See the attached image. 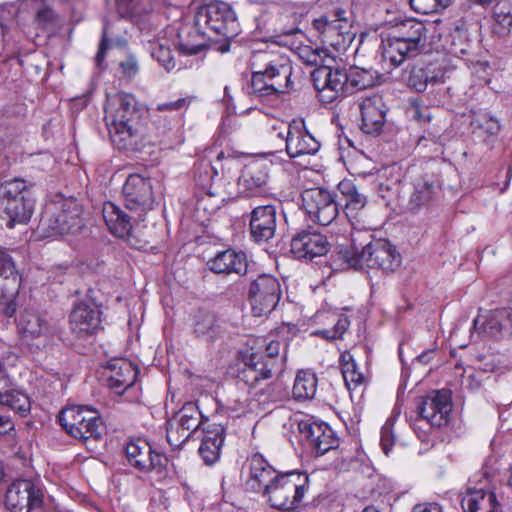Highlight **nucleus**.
I'll use <instances>...</instances> for the list:
<instances>
[{
    "mask_svg": "<svg viewBox=\"0 0 512 512\" xmlns=\"http://www.w3.org/2000/svg\"><path fill=\"white\" fill-rule=\"evenodd\" d=\"M250 67V93L259 98L283 93L291 87V61L276 44L254 51Z\"/></svg>",
    "mask_w": 512,
    "mask_h": 512,
    "instance_id": "1",
    "label": "nucleus"
},
{
    "mask_svg": "<svg viewBox=\"0 0 512 512\" xmlns=\"http://www.w3.org/2000/svg\"><path fill=\"white\" fill-rule=\"evenodd\" d=\"M340 257L348 266L359 269L364 266L382 270L384 273L395 271L401 264V255L396 247L386 239H375L369 232L357 230L351 234V248L341 247Z\"/></svg>",
    "mask_w": 512,
    "mask_h": 512,
    "instance_id": "2",
    "label": "nucleus"
},
{
    "mask_svg": "<svg viewBox=\"0 0 512 512\" xmlns=\"http://www.w3.org/2000/svg\"><path fill=\"white\" fill-rule=\"evenodd\" d=\"M142 110L134 95L120 92L107 98L105 122L113 144L120 150H134L141 127Z\"/></svg>",
    "mask_w": 512,
    "mask_h": 512,
    "instance_id": "3",
    "label": "nucleus"
},
{
    "mask_svg": "<svg viewBox=\"0 0 512 512\" xmlns=\"http://www.w3.org/2000/svg\"><path fill=\"white\" fill-rule=\"evenodd\" d=\"M196 25L208 31L210 35L221 36L217 40L215 50L226 53L230 50V40L240 32V25L233 8L224 1H213L202 7L196 13Z\"/></svg>",
    "mask_w": 512,
    "mask_h": 512,
    "instance_id": "4",
    "label": "nucleus"
},
{
    "mask_svg": "<svg viewBox=\"0 0 512 512\" xmlns=\"http://www.w3.org/2000/svg\"><path fill=\"white\" fill-rule=\"evenodd\" d=\"M35 200L26 181L15 178L0 186V217L7 219V227L26 224L34 211Z\"/></svg>",
    "mask_w": 512,
    "mask_h": 512,
    "instance_id": "5",
    "label": "nucleus"
},
{
    "mask_svg": "<svg viewBox=\"0 0 512 512\" xmlns=\"http://www.w3.org/2000/svg\"><path fill=\"white\" fill-rule=\"evenodd\" d=\"M309 489V476L298 470L281 472L262 495L269 505L281 510L298 508Z\"/></svg>",
    "mask_w": 512,
    "mask_h": 512,
    "instance_id": "6",
    "label": "nucleus"
},
{
    "mask_svg": "<svg viewBox=\"0 0 512 512\" xmlns=\"http://www.w3.org/2000/svg\"><path fill=\"white\" fill-rule=\"evenodd\" d=\"M255 16V32L263 40L275 39L284 35H292L300 31V14L293 7L281 8L274 3H266L258 8Z\"/></svg>",
    "mask_w": 512,
    "mask_h": 512,
    "instance_id": "7",
    "label": "nucleus"
},
{
    "mask_svg": "<svg viewBox=\"0 0 512 512\" xmlns=\"http://www.w3.org/2000/svg\"><path fill=\"white\" fill-rule=\"evenodd\" d=\"M63 429L75 439L87 441L102 437L103 421L96 409L84 405H72L61 410L58 416Z\"/></svg>",
    "mask_w": 512,
    "mask_h": 512,
    "instance_id": "8",
    "label": "nucleus"
},
{
    "mask_svg": "<svg viewBox=\"0 0 512 512\" xmlns=\"http://www.w3.org/2000/svg\"><path fill=\"white\" fill-rule=\"evenodd\" d=\"M353 12L337 8L332 16H322L313 21V27L320 33L322 42L337 51L345 50L353 41L356 32L352 30Z\"/></svg>",
    "mask_w": 512,
    "mask_h": 512,
    "instance_id": "9",
    "label": "nucleus"
},
{
    "mask_svg": "<svg viewBox=\"0 0 512 512\" xmlns=\"http://www.w3.org/2000/svg\"><path fill=\"white\" fill-rule=\"evenodd\" d=\"M299 440L315 455L321 456L338 447L339 439L325 422H317L312 417L303 416L295 420Z\"/></svg>",
    "mask_w": 512,
    "mask_h": 512,
    "instance_id": "10",
    "label": "nucleus"
},
{
    "mask_svg": "<svg viewBox=\"0 0 512 512\" xmlns=\"http://www.w3.org/2000/svg\"><path fill=\"white\" fill-rule=\"evenodd\" d=\"M281 295V285L277 278L268 274L259 275L250 283L248 291L253 315L261 317L270 314L278 305Z\"/></svg>",
    "mask_w": 512,
    "mask_h": 512,
    "instance_id": "11",
    "label": "nucleus"
},
{
    "mask_svg": "<svg viewBox=\"0 0 512 512\" xmlns=\"http://www.w3.org/2000/svg\"><path fill=\"white\" fill-rule=\"evenodd\" d=\"M125 208L137 216V220H144L148 211L153 209L154 194L150 178L140 174H131L127 177L123 189Z\"/></svg>",
    "mask_w": 512,
    "mask_h": 512,
    "instance_id": "12",
    "label": "nucleus"
},
{
    "mask_svg": "<svg viewBox=\"0 0 512 512\" xmlns=\"http://www.w3.org/2000/svg\"><path fill=\"white\" fill-rule=\"evenodd\" d=\"M44 492L39 481L18 479L6 492L5 503L11 512H35L41 509Z\"/></svg>",
    "mask_w": 512,
    "mask_h": 512,
    "instance_id": "13",
    "label": "nucleus"
},
{
    "mask_svg": "<svg viewBox=\"0 0 512 512\" xmlns=\"http://www.w3.org/2000/svg\"><path fill=\"white\" fill-rule=\"evenodd\" d=\"M313 85L321 102L330 104L347 94L346 69L333 67L326 62L322 67L315 68L311 73Z\"/></svg>",
    "mask_w": 512,
    "mask_h": 512,
    "instance_id": "14",
    "label": "nucleus"
},
{
    "mask_svg": "<svg viewBox=\"0 0 512 512\" xmlns=\"http://www.w3.org/2000/svg\"><path fill=\"white\" fill-rule=\"evenodd\" d=\"M302 204L310 220L322 226L331 224L339 213L334 195L322 188L305 190L302 193Z\"/></svg>",
    "mask_w": 512,
    "mask_h": 512,
    "instance_id": "15",
    "label": "nucleus"
},
{
    "mask_svg": "<svg viewBox=\"0 0 512 512\" xmlns=\"http://www.w3.org/2000/svg\"><path fill=\"white\" fill-rule=\"evenodd\" d=\"M278 137L285 141L286 153L290 158L314 155L320 149L319 141L307 130L303 119H293L280 131Z\"/></svg>",
    "mask_w": 512,
    "mask_h": 512,
    "instance_id": "16",
    "label": "nucleus"
},
{
    "mask_svg": "<svg viewBox=\"0 0 512 512\" xmlns=\"http://www.w3.org/2000/svg\"><path fill=\"white\" fill-rule=\"evenodd\" d=\"M417 411L431 426H445L452 411L451 392L446 389L431 391L419 399Z\"/></svg>",
    "mask_w": 512,
    "mask_h": 512,
    "instance_id": "17",
    "label": "nucleus"
},
{
    "mask_svg": "<svg viewBox=\"0 0 512 512\" xmlns=\"http://www.w3.org/2000/svg\"><path fill=\"white\" fill-rule=\"evenodd\" d=\"M16 325L21 339L27 344L37 341V348L45 345L52 332L46 316L34 308L21 309L16 317Z\"/></svg>",
    "mask_w": 512,
    "mask_h": 512,
    "instance_id": "18",
    "label": "nucleus"
},
{
    "mask_svg": "<svg viewBox=\"0 0 512 512\" xmlns=\"http://www.w3.org/2000/svg\"><path fill=\"white\" fill-rule=\"evenodd\" d=\"M244 367L239 371L238 378L249 388H257L274 373L281 372V361L264 359L261 352H251L243 359Z\"/></svg>",
    "mask_w": 512,
    "mask_h": 512,
    "instance_id": "19",
    "label": "nucleus"
},
{
    "mask_svg": "<svg viewBox=\"0 0 512 512\" xmlns=\"http://www.w3.org/2000/svg\"><path fill=\"white\" fill-rule=\"evenodd\" d=\"M272 163L256 160L247 164L239 178L242 192L248 197L265 196L270 190Z\"/></svg>",
    "mask_w": 512,
    "mask_h": 512,
    "instance_id": "20",
    "label": "nucleus"
},
{
    "mask_svg": "<svg viewBox=\"0 0 512 512\" xmlns=\"http://www.w3.org/2000/svg\"><path fill=\"white\" fill-rule=\"evenodd\" d=\"M124 451L129 465L143 473L162 468L167 461L163 454L154 451L151 445L141 438L128 441Z\"/></svg>",
    "mask_w": 512,
    "mask_h": 512,
    "instance_id": "21",
    "label": "nucleus"
},
{
    "mask_svg": "<svg viewBox=\"0 0 512 512\" xmlns=\"http://www.w3.org/2000/svg\"><path fill=\"white\" fill-rule=\"evenodd\" d=\"M329 250L327 237L316 230H301L291 239L290 252L295 259L311 261Z\"/></svg>",
    "mask_w": 512,
    "mask_h": 512,
    "instance_id": "22",
    "label": "nucleus"
},
{
    "mask_svg": "<svg viewBox=\"0 0 512 512\" xmlns=\"http://www.w3.org/2000/svg\"><path fill=\"white\" fill-rule=\"evenodd\" d=\"M473 329L479 335L494 339L512 337V308H500L490 311L486 316L476 317Z\"/></svg>",
    "mask_w": 512,
    "mask_h": 512,
    "instance_id": "23",
    "label": "nucleus"
},
{
    "mask_svg": "<svg viewBox=\"0 0 512 512\" xmlns=\"http://www.w3.org/2000/svg\"><path fill=\"white\" fill-rule=\"evenodd\" d=\"M248 218L249 233L254 242H268L275 236L277 211L274 205H259L252 209Z\"/></svg>",
    "mask_w": 512,
    "mask_h": 512,
    "instance_id": "24",
    "label": "nucleus"
},
{
    "mask_svg": "<svg viewBox=\"0 0 512 512\" xmlns=\"http://www.w3.org/2000/svg\"><path fill=\"white\" fill-rule=\"evenodd\" d=\"M101 324V311L92 302L76 303L70 313V327L79 338H86L96 333Z\"/></svg>",
    "mask_w": 512,
    "mask_h": 512,
    "instance_id": "25",
    "label": "nucleus"
},
{
    "mask_svg": "<svg viewBox=\"0 0 512 512\" xmlns=\"http://www.w3.org/2000/svg\"><path fill=\"white\" fill-rule=\"evenodd\" d=\"M249 475L246 480L248 490L260 493L261 495L270 487L274 480L279 477L277 471L261 454L255 453L247 460Z\"/></svg>",
    "mask_w": 512,
    "mask_h": 512,
    "instance_id": "26",
    "label": "nucleus"
},
{
    "mask_svg": "<svg viewBox=\"0 0 512 512\" xmlns=\"http://www.w3.org/2000/svg\"><path fill=\"white\" fill-rule=\"evenodd\" d=\"M107 386L116 394H123L137 379L138 368L127 359L111 360L107 367Z\"/></svg>",
    "mask_w": 512,
    "mask_h": 512,
    "instance_id": "27",
    "label": "nucleus"
},
{
    "mask_svg": "<svg viewBox=\"0 0 512 512\" xmlns=\"http://www.w3.org/2000/svg\"><path fill=\"white\" fill-rule=\"evenodd\" d=\"M361 129L366 134H378L385 122L387 108L381 96L374 95L360 104Z\"/></svg>",
    "mask_w": 512,
    "mask_h": 512,
    "instance_id": "28",
    "label": "nucleus"
},
{
    "mask_svg": "<svg viewBox=\"0 0 512 512\" xmlns=\"http://www.w3.org/2000/svg\"><path fill=\"white\" fill-rule=\"evenodd\" d=\"M208 267L216 274L245 275L248 267L247 256L243 251L223 250L208 261Z\"/></svg>",
    "mask_w": 512,
    "mask_h": 512,
    "instance_id": "29",
    "label": "nucleus"
},
{
    "mask_svg": "<svg viewBox=\"0 0 512 512\" xmlns=\"http://www.w3.org/2000/svg\"><path fill=\"white\" fill-rule=\"evenodd\" d=\"M102 214L109 231L120 238L129 236L133 227L132 221H140L135 214H127L120 206L110 201L103 204Z\"/></svg>",
    "mask_w": 512,
    "mask_h": 512,
    "instance_id": "30",
    "label": "nucleus"
},
{
    "mask_svg": "<svg viewBox=\"0 0 512 512\" xmlns=\"http://www.w3.org/2000/svg\"><path fill=\"white\" fill-rule=\"evenodd\" d=\"M428 30L424 22L406 19L393 26L389 32L421 53L425 49Z\"/></svg>",
    "mask_w": 512,
    "mask_h": 512,
    "instance_id": "31",
    "label": "nucleus"
},
{
    "mask_svg": "<svg viewBox=\"0 0 512 512\" xmlns=\"http://www.w3.org/2000/svg\"><path fill=\"white\" fill-rule=\"evenodd\" d=\"M381 48L383 58L389 61L393 66H399L407 59L420 54L419 51L412 48V46L402 41L391 32H388L382 38Z\"/></svg>",
    "mask_w": 512,
    "mask_h": 512,
    "instance_id": "32",
    "label": "nucleus"
},
{
    "mask_svg": "<svg viewBox=\"0 0 512 512\" xmlns=\"http://www.w3.org/2000/svg\"><path fill=\"white\" fill-rule=\"evenodd\" d=\"M179 36V50L184 55H196L207 48H213L218 45L217 40L203 28H199L196 24L190 28L185 38Z\"/></svg>",
    "mask_w": 512,
    "mask_h": 512,
    "instance_id": "33",
    "label": "nucleus"
},
{
    "mask_svg": "<svg viewBox=\"0 0 512 512\" xmlns=\"http://www.w3.org/2000/svg\"><path fill=\"white\" fill-rule=\"evenodd\" d=\"M437 193V187L433 181L426 178H417L412 183V190L406 209L413 214L427 207Z\"/></svg>",
    "mask_w": 512,
    "mask_h": 512,
    "instance_id": "34",
    "label": "nucleus"
},
{
    "mask_svg": "<svg viewBox=\"0 0 512 512\" xmlns=\"http://www.w3.org/2000/svg\"><path fill=\"white\" fill-rule=\"evenodd\" d=\"M347 94L372 88L379 83L380 74L378 71L369 68L350 67L346 70Z\"/></svg>",
    "mask_w": 512,
    "mask_h": 512,
    "instance_id": "35",
    "label": "nucleus"
},
{
    "mask_svg": "<svg viewBox=\"0 0 512 512\" xmlns=\"http://www.w3.org/2000/svg\"><path fill=\"white\" fill-rule=\"evenodd\" d=\"M338 189L345 200L347 217H354L367 204V197L361 193L352 180L344 179L338 184Z\"/></svg>",
    "mask_w": 512,
    "mask_h": 512,
    "instance_id": "36",
    "label": "nucleus"
},
{
    "mask_svg": "<svg viewBox=\"0 0 512 512\" xmlns=\"http://www.w3.org/2000/svg\"><path fill=\"white\" fill-rule=\"evenodd\" d=\"M183 432L190 436L200 426L203 427L206 422L202 421V414L194 402H187L179 412L171 419Z\"/></svg>",
    "mask_w": 512,
    "mask_h": 512,
    "instance_id": "37",
    "label": "nucleus"
},
{
    "mask_svg": "<svg viewBox=\"0 0 512 512\" xmlns=\"http://www.w3.org/2000/svg\"><path fill=\"white\" fill-rule=\"evenodd\" d=\"M318 379L316 374L309 370H300L296 374L292 389L293 396L296 400L312 399L317 391Z\"/></svg>",
    "mask_w": 512,
    "mask_h": 512,
    "instance_id": "38",
    "label": "nucleus"
},
{
    "mask_svg": "<svg viewBox=\"0 0 512 512\" xmlns=\"http://www.w3.org/2000/svg\"><path fill=\"white\" fill-rule=\"evenodd\" d=\"M0 277L9 281L10 287L6 288L9 297L17 296L21 287L22 277L11 255L3 249H0Z\"/></svg>",
    "mask_w": 512,
    "mask_h": 512,
    "instance_id": "39",
    "label": "nucleus"
},
{
    "mask_svg": "<svg viewBox=\"0 0 512 512\" xmlns=\"http://www.w3.org/2000/svg\"><path fill=\"white\" fill-rule=\"evenodd\" d=\"M116 9L121 18L131 21H138L144 14L152 11L153 7L149 0H115Z\"/></svg>",
    "mask_w": 512,
    "mask_h": 512,
    "instance_id": "40",
    "label": "nucleus"
},
{
    "mask_svg": "<svg viewBox=\"0 0 512 512\" xmlns=\"http://www.w3.org/2000/svg\"><path fill=\"white\" fill-rule=\"evenodd\" d=\"M341 371L344 381L349 389H355L364 381V375L359 371L357 363L350 352L340 356Z\"/></svg>",
    "mask_w": 512,
    "mask_h": 512,
    "instance_id": "41",
    "label": "nucleus"
},
{
    "mask_svg": "<svg viewBox=\"0 0 512 512\" xmlns=\"http://www.w3.org/2000/svg\"><path fill=\"white\" fill-rule=\"evenodd\" d=\"M0 404L8 406L21 416H25L30 412L31 402L29 396L22 390H15L11 387L8 391L2 393Z\"/></svg>",
    "mask_w": 512,
    "mask_h": 512,
    "instance_id": "42",
    "label": "nucleus"
},
{
    "mask_svg": "<svg viewBox=\"0 0 512 512\" xmlns=\"http://www.w3.org/2000/svg\"><path fill=\"white\" fill-rule=\"evenodd\" d=\"M149 50L152 58L155 59L167 72H170L176 67V61L167 40L150 42Z\"/></svg>",
    "mask_w": 512,
    "mask_h": 512,
    "instance_id": "43",
    "label": "nucleus"
},
{
    "mask_svg": "<svg viewBox=\"0 0 512 512\" xmlns=\"http://www.w3.org/2000/svg\"><path fill=\"white\" fill-rule=\"evenodd\" d=\"M218 327L216 315L208 310L199 309L193 316L194 332L198 336H213Z\"/></svg>",
    "mask_w": 512,
    "mask_h": 512,
    "instance_id": "44",
    "label": "nucleus"
},
{
    "mask_svg": "<svg viewBox=\"0 0 512 512\" xmlns=\"http://www.w3.org/2000/svg\"><path fill=\"white\" fill-rule=\"evenodd\" d=\"M299 59L308 66L322 67L326 62H335V59L328 57L324 50L313 49L310 46L298 48Z\"/></svg>",
    "mask_w": 512,
    "mask_h": 512,
    "instance_id": "45",
    "label": "nucleus"
},
{
    "mask_svg": "<svg viewBox=\"0 0 512 512\" xmlns=\"http://www.w3.org/2000/svg\"><path fill=\"white\" fill-rule=\"evenodd\" d=\"M64 221L60 216V211L50 213V209H47L41 218V226L47 236L64 235L68 230L67 226H63Z\"/></svg>",
    "mask_w": 512,
    "mask_h": 512,
    "instance_id": "46",
    "label": "nucleus"
},
{
    "mask_svg": "<svg viewBox=\"0 0 512 512\" xmlns=\"http://www.w3.org/2000/svg\"><path fill=\"white\" fill-rule=\"evenodd\" d=\"M63 207L64 208L60 211V216L65 220L63 224L68 228L67 233L79 231L83 226V222L77 204L75 202H68Z\"/></svg>",
    "mask_w": 512,
    "mask_h": 512,
    "instance_id": "47",
    "label": "nucleus"
},
{
    "mask_svg": "<svg viewBox=\"0 0 512 512\" xmlns=\"http://www.w3.org/2000/svg\"><path fill=\"white\" fill-rule=\"evenodd\" d=\"M197 171V183L207 191L209 196H215V192L211 191V184L213 179L218 175L217 170L209 161L202 160L198 165Z\"/></svg>",
    "mask_w": 512,
    "mask_h": 512,
    "instance_id": "48",
    "label": "nucleus"
},
{
    "mask_svg": "<svg viewBox=\"0 0 512 512\" xmlns=\"http://www.w3.org/2000/svg\"><path fill=\"white\" fill-rule=\"evenodd\" d=\"M262 345L265 347L264 351L259 350L258 352H261L264 356V359L269 360H277L279 359L281 361V371L284 369L285 361H286V347H283L282 354L280 353L281 350V342L278 340H274L271 337H264L262 339Z\"/></svg>",
    "mask_w": 512,
    "mask_h": 512,
    "instance_id": "49",
    "label": "nucleus"
},
{
    "mask_svg": "<svg viewBox=\"0 0 512 512\" xmlns=\"http://www.w3.org/2000/svg\"><path fill=\"white\" fill-rule=\"evenodd\" d=\"M453 0H410L413 10L421 14H431L446 9Z\"/></svg>",
    "mask_w": 512,
    "mask_h": 512,
    "instance_id": "50",
    "label": "nucleus"
},
{
    "mask_svg": "<svg viewBox=\"0 0 512 512\" xmlns=\"http://www.w3.org/2000/svg\"><path fill=\"white\" fill-rule=\"evenodd\" d=\"M202 442H215V444H223L225 439V427L221 423L206 422L202 427Z\"/></svg>",
    "mask_w": 512,
    "mask_h": 512,
    "instance_id": "51",
    "label": "nucleus"
},
{
    "mask_svg": "<svg viewBox=\"0 0 512 512\" xmlns=\"http://www.w3.org/2000/svg\"><path fill=\"white\" fill-rule=\"evenodd\" d=\"M407 115L419 123H427L432 119L430 108L417 99L410 101L407 108Z\"/></svg>",
    "mask_w": 512,
    "mask_h": 512,
    "instance_id": "52",
    "label": "nucleus"
},
{
    "mask_svg": "<svg viewBox=\"0 0 512 512\" xmlns=\"http://www.w3.org/2000/svg\"><path fill=\"white\" fill-rule=\"evenodd\" d=\"M428 85V71L426 67H414L408 76V86L417 92H423Z\"/></svg>",
    "mask_w": 512,
    "mask_h": 512,
    "instance_id": "53",
    "label": "nucleus"
},
{
    "mask_svg": "<svg viewBox=\"0 0 512 512\" xmlns=\"http://www.w3.org/2000/svg\"><path fill=\"white\" fill-rule=\"evenodd\" d=\"M222 445L209 441L201 442L199 454L207 465H212L219 460Z\"/></svg>",
    "mask_w": 512,
    "mask_h": 512,
    "instance_id": "54",
    "label": "nucleus"
},
{
    "mask_svg": "<svg viewBox=\"0 0 512 512\" xmlns=\"http://www.w3.org/2000/svg\"><path fill=\"white\" fill-rule=\"evenodd\" d=\"M34 21L42 30L51 29L57 22V15L50 7L44 6L37 11Z\"/></svg>",
    "mask_w": 512,
    "mask_h": 512,
    "instance_id": "55",
    "label": "nucleus"
},
{
    "mask_svg": "<svg viewBox=\"0 0 512 512\" xmlns=\"http://www.w3.org/2000/svg\"><path fill=\"white\" fill-rule=\"evenodd\" d=\"M395 441L393 433V421L388 419L381 428L380 445L383 452L388 456Z\"/></svg>",
    "mask_w": 512,
    "mask_h": 512,
    "instance_id": "56",
    "label": "nucleus"
},
{
    "mask_svg": "<svg viewBox=\"0 0 512 512\" xmlns=\"http://www.w3.org/2000/svg\"><path fill=\"white\" fill-rule=\"evenodd\" d=\"M167 425L166 438L172 447H180L190 438V434L183 431H181V435L177 436L176 434H178L181 429L173 421H168Z\"/></svg>",
    "mask_w": 512,
    "mask_h": 512,
    "instance_id": "57",
    "label": "nucleus"
},
{
    "mask_svg": "<svg viewBox=\"0 0 512 512\" xmlns=\"http://www.w3.org/2000/svg\"><path fill=\"white\" fill-rule=\"evenodd\" d=\"M350 326L349 318L345 315L339 316L332 330H324L322 334L325 338L335 340L343 336Z\"/></svg>",
    "mask_w": 512,
    "mask_h": 512,
    "instance_id": "58",
    "label": "nucleus"
},
{
    "mask_svg": "<svg viewBox=\"0 0 512 512\" xmlns=\"http://www.w3.org/2000/svg\"><path fill=\"white\" fill-rule=\"evenodd\" d=\"M494 17L496 22L502 26L504 29H507L509 32L512 29V12L510 8H505L504 6H497L494 11Z\"/></svg>",
    "mask_w": 512,
    "mask_h": 512,
    "instance_id": "59",
    "label": "nucleus"
},
{
    "mask_svg": "<svg viewBox=\"0 0 512 512\" xmlns=\"http://www.w3.org/2000/svg\"><path fill=\"white\" fill-rule=\"evenodd\" d=\"M123 75L127 78H133L139 71L138 61L133 55H129L124 61L119 64Z\"/></svg>",
    "mask_w": 512,
    "mask_h": 512,
    "instance_id": "60",
    "label": "nucleus"
},
{
    "mask_svg": "<svg viewBox=\"0 0 512 512\" xmlns=\"http://www.w3.org/2000/svg\"><path fill=\"white\" fill-rule=\"evenodd\" d=\"M190 104L189 98H179L175 101H167L157 105L158 111H182Z\"/></svg>",
    "mask_w": 512,
    "mask_h": 512,
    "instance_id": "61",
    "label": "nucleus"
},
{
    "mask_svg": "<svg viewBox=\"0 0 512 512\" xmlns=\"http://www.w3.org/2000/svg\"><path fill=\"white\" fill-rule=\"evenodd\" d=\"M108 49V40H107V25H104L102 39L99 43L98 51L95 56V63L97 67L101 68L104 62L106 51Z\"/></svg>",
    "mask_w": 512,
    "mask_h": 512,
    "instance_id": "62",
    "label": "nucleus"
},
{
    "mask_svg": "<svg viewBox=\"0 0 512 512\" xmlns=\"http://www.w3.org/2000/svg\"><path fill=\"white\" fill-rule=\"evenodd\" d=\"M482 128L490 135H496L500 131V123L494 116L485 114L483 116Z\"/></svg>",
    "mask_w": 512,
    "mask_h": 512,
    "instance_id": "63",
    "label": "nucleus"
},
{
    "mask_svg": "<svg viewBox=\"0 0 512 512\" xmlns=\"http://www.w3.org/2000/svg\"><path fill=\"white\" fill-rule=\"evenodd\" d=\"M428 71V84L443 83L445 80V73L441 69H436L432 64L427 65Z\"/></svg>",
    "mask_w": 512,
    "mask_h": 512,
    "instance_id": "64",
    "label": "nucleus"
}]
</instances>
